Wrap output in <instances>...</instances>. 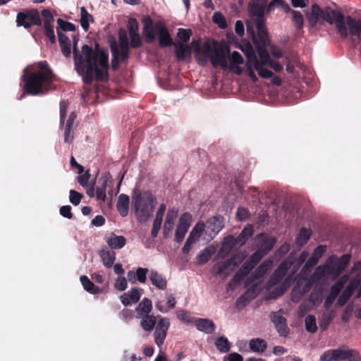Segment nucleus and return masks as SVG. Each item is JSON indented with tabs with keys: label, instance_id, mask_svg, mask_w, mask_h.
<instances>
[{
	"label": "nucleus",
	"instance_id": "obj_1",
	"mask_svg": "<svg viewBox=\"0 0 361 361\" xmlns=\"http://www.w3.org/2000/svg\"><path fill=\"white\" fill-rule=\"evenodd\" d=\"M78 39L74 38L73 52L75 62V68L77 73L82 76V81L87 85H90L94 80V74L97 80H106L109 74V54L103 49H99L96 44V50L94 52L92 47L85 44L82 47V52L78 49Z\"/></svg>",
	"mask_w": 361,
	"mask_h": 361
},
{
	"label": "nucleus",
	"instance_id": "obj_2",
	"mask_svg": "<svg viewBox=\"0 0 361 361\" xmlns=\"http://www.w3.org/2000/svg\"><path fill=\"white\" fill-rule=\"evenodd\" d=\"M156 204L157 198L151 191L133 190L132 206L139 222H145L152 216Z\"/></svg>",
	"mask_w": 361,
	"mask_h": 361
},
{
	"label": "nucleus",
	"instance_id": "obj_3",
	"mask_svg": "<svg viewBox=\"0 0 361 361\" xmlns=\"http://www.w3.org/2000/svg\"><path fill=\"white\" fill-rule=\"evenodd\" d=\"M50 72L43 73L42 71H35L25 75L23 78L24 91L30 95L47 94L54 81L50 79Z\"/></svg>",
	"mask_w": 361,
	"mask_h": 361
},
{
	"label": "nucleus",
	"instance_id": "obj_4",
	"mask_svg": "<svg viewBox=\"0 0 361 361\" xmlns=\"http://www.w3.org/2000/svg\"><path fill=\"white\" fill-rule=\"evenodd\" d=\"M212 46L209 42H204L200 53L209 58L214 67L220 66L223 69L228 68L227 54L230 52L229 47L226 44H220L217 41L212 42Z\"/></svg>",
	"mask_w": 361,
	"mask_h": 361
},
{
	"label": "nucleus",
	"instance_id": "obj_5",
	"mask_svg": "<svg viewBox=\"0 0 361 361\" xmlns=\"http://www.w3.org/2000/svg\"><path fill=\"white\" fill-rule=\"evenodd\" d=\"M361 361L358 351L354 349H331L325 351L320 356V361Z\"/></svg>",
	"mask_w": 361,
	"mask_h": 361
},
{
	"label": "nucleus",
	"instance_id": "obj_6",
	"mask_svg": "<svg viewBox=\"0 0 361 361\" xmlns=\"http://www.w3.org/2000/svg\"><path fill=\"white\" fill-rule=\"evenodd\" d=\"M321 18L331 25L335 23L336 27L342 38L348 37V32L345 25V17L341 12L326 8L325 10L322 9Z\"/></svg>",
	"mask_w": 361,
	"mask_h": 361
},
{
	"label": "nucleus",
	"instance_id": "obj_7",
	"mask_svg": "<svg viewBox=\"0 0 361 361\" xmlns=\"http://www.w3.org/2000/svg\"><path fill=\"white\" fill-rule=\"evenodd\" d=\"M351 259L350 254H344L340 257L331 256L326 262V269L334 279L337 278L346 268Z\"/></svg>",
	"mask_w": 361,
	"mask_h": 361
},
{
	"label": "nucleus",
	"instance_id": "obj_8",
	"mask_svg": "<svg viewBox=\"0 0 361 361\" xmlns=\"http://www.w3.org/2000/svg\"><path fill=\"white\" fill-rule=\"evenodd\" d=\"M16 23L18 27L29 29L32 25L41 26L42 20L37 9L31 8L18 13Z\"/></svg>",
	"mask_w": 361,
	"mask_h": 361
},
{
	"label": "nucleus",
	"instance_id": "obj_9",
	"mask_svg": "<svg viewBox=\"0 0 361 361\" xmlns=\"http://www.w3.org/2000/svg\"><path fill=\"white\" fill-rule=\"evenodd\" d=\"M267 2V0H251L248 4V14L255 23L265 21L264 13Z\"/></svg>",
	"mask_w": 361,
	"mask_h": 361
},
{
	"label": "nucleus",
	"instance_id": "obj_10",
	"mask_svg": "<svg viewBox=\"0 0 361 361\" xmlns=\"http://www.w3.org/2000/svg\"><path fill=\"white\" fill-rule=\"evenodd\" d=\"M192 222V215L189 212L183 213L179 218L177 225L174 240L176 243H180L183 240L186 233L188 232Z\"/></svg>",
	"mask_w": 361,
	"mask_h": 361
},
{
	"label": "nucleus",
	"instance_id": "obj_11",
	"mask_svg": "<svg viewBox=\"0 0 361 361\" xmlns=\"http://www.w3.org/2000/svg\"><path fill=\"white\" fill-rule=\"evenodd\" d=\"M224 226V218L221 215L209 218L206 224V233L213 238Z\"/></svg>",
	"mask_w": 361,
	"mask_h": 361
},
{
	"label": "nucleus",
	"instance_id": "obj_12",
	"mask_svg": "<svg viewBox=\"0 0 361 361\" xmlns=\"http://www.w3.org/2000/svg\"><path fill=\"white\" fill-rule=\"evenodd\" d=\"M273 262L271 259H266L261 263L258 267L252 273L250 277L247 279L245 286H249L252 283L262 278L267 272L271 269Z\"/></svg>",
	"mask_w": 361,
	"mask_h": 361
},
{
	"label": "nucleus",
	"instance_id": "obj_13",
	"mask_svg": "<svg viewBox=\"0 0 361 361\" xmlns=\"http://www.w3.org/2000/svg\"><path fill=\"white\" fill-rule=\"evenodd\" d=\"M142 23L143 24L142 35L145 41L147 44H151L156 38L155 25H154L153 20L149 16H145L142 19Z\"/></svg>",
	"mask_w": 361,
	"mask_h": 361
},
{
	"label": "nucleus",
	"instance_id": "obj_14",
	"mask_svg": "<svg viewBox=\"0 0 361 361\" xmlns=\"http://www.w3.org/2000/svg\"><path fill=\"white\" fill-rule=\"evenodd\" d=\"M255 241L258 247L257 250L267 255L274 247L276 239L273 236L260 233L256 237Z\"/></svg>",
	"mask_w": 361,
	"mask_h": 361
},
{
	"label": "nucleus",
	"instance_id": "obj_15",
	"mask_svg": "<svg viewBox=\"0 0 361 361\" xmlns=\"http://www.w3.org/2000/svg\"><path fill=\"white\" fill-rule=\"evenodd\" d=\"M290 267V264L286 261L281 262L277 269L271 275L268 281V285L271 287L279 283L286 276Z\"/></svg>",
	"mask_w": 361,
	"mask_h": 361
},
{
	"label": "nucleus",
	"instance_id": "obj_16",
	"mask_svg": "<svg viewBox=\"0 0 361 361\" xmlns=\"http://www.w3.org/2000/svg\"><path fill=\"white\" fill-rule=\"evenodd\" d=\"M155 28L159 35V43L161 47H167L174 44L169 30L163 23H157Z\"/></svg>",
	"mask_w": 361,
	"mask_h": 361
},
{
	"label": "nucleus",
	"instance_id": "obj_17",
	"mask_svg": "<svg viewBox=\"0 0 361 361\" xmlns=\"http://www.w3.org/2000/svg\"><path fill=\"white\" fill-rule=\"evenodd\" d=\"M254 268V265L247 259L234 274L233 279L229 282L228 286H231L232 283H238L241 282Z\"/></svg>",
	"mask_w": 361,
	"mask_h": 361
},
{
	"label": "nucleus",
	"instance_id": "obj_18",
	"mask_svg": "<svg viewBox=\"0 0 361 361\" xmlns=\"http://www.w3.org/2000/svg\"><path fill=\"white\" fill-rule=\"evenodd\" d=\"M271 321L280 336H286L288 335L289 329L286 324V319L282 315L276 312L273 313Z\"/></svg>",
	"mask_w": 361,
	"mask_h": 361
},
{
	"label": "nucleus",
	"instance_id": "obj_19",
	"mask_svg": "<svg viewBox=\"0 0 361 361\" xmlns=\"http://www.w3.org/2000/svg\"><path fill=\"white\" fill-rule=\"evenodd\" d=\"M100 181H102L101 185L96 188V197L98 200L105 202L106 198V189L109 183L111 182V176L109 173H106L101 177Z\"/></svg>",
	"mask_w": 361,
	"mask_h": 361
},
{
	"label": "nucleus",
	"instance_id": "obj_20",
	"mask_svg": "<svg viewBox=\"0 0 361 361\" xmlns=\"http://www.w3.org/2000/svg\"><path fill=\"white\" fill-rule=\"evenodd\" d=\"M345 20L350 35L360 39L361 36V20H357L351 16H348Z\"/></svg>",
	"mask_w": 361,
	"mask_h": 361
},
{
	"label": "nucleus",
	"instance_id": "obj_21",
	"mask_svg": "<svg viewBox=\"0 0 361 361\" xmlns=\"http://www.w3.org/2000/svg\"><path fill=\"white\" fill-rule=\"evenodd\" d=\"M257 31V46H266L269 42V35L267 27L265 26V21L255 23Z\"/></svg>",
	"mask_w": 361,
	"mask_h": 361
},
{
	"label": "nucleus",
	"instance_id": "obj_22",
	"mask_svg": "<svg viewBox=\"0 0 361 361\" xmlns=\"http://www.w3.org/2000/svg\"><path fill=\"white\" fill-rule=\"evenodd\" d=\"M195 324L198 331L207 334H212L216 329L214 323L209 319H196Z\"/></svg>",
	"mask_w": 361,
	"mask_h": 361
},
{
	"label": "nucleus",
	"instance_id": "obj_23",
	"mask_svg": "<svg viewBox=\"0 0 361 361\" xmlns=\"http://www.w3.org/2000/svg\"><path fill=\"white\" fill-rule=\"evenodd\" d=\"M312 234V232L310 228L302 227L300 229L295 242V247L298 250H300L307 243Z\"/></svg>",
	"mask_w": 361,
	"mask_h": 361
},
{
	"label": "nucleus",
	"instance_id": "obj_24",
	"mask_svg": "<svg viewBox=\"0 0 361 361\" xmlns=\"http://www.w3.org/2000/svg\"><path fill=\"white\" fill-rule=\"evenodd\" d=\"M140 295L137 288H134L130 291L124 293L121 295L120 299L122 304L125 306L130 305V303H136L139 301Z\"/></svg>",
	"mask_w": 361,
	"mask_h": 361
},
{
	"label": "nucleus",
	"instance_id": "obj_25",
	"mask_svg": "<svg viewBox=\"0 0 361 361\" xmlns=\"http://www.w3.org/2000/svg\"><path fill=\"white\" fill-rule=\"evenodd\" d=\"M57 34L62 54L66 57H69L71 54V44L70 39L66 35L63 33L59 29L57 30Z\"/></svg>",
	"mask_w": 361,
	"mask_h": 361
},
{
	"label": "nucleus",
	"instance_id": "obj_26",
	"mask_svg": "<svg viewBox=\"0 0 361 361\" xmlns=\"http://www.w3.org/2000/svg\"><path fill=\"white\" fill-rule=\"evenodd\" d=\"M175 55L178 61H185L191 56V47L189 44L177 43L175 45Z\"/></svg>",
	"mask_w": 361,
	"mask_h": 361
},
{
	"label": "nucleus",
	"instance_id": "obj_27",
	"mask_svg": "<svg viewBox=\"0 0 361 361\" xmlns=\"http://www.w3.org/2000/svg\"><path fill=\"white\" fill-rule=\"evenodd\" d=\"M152 284L160 290H165L167 286V280L157 271L152 270L149 275Z\"/></svg>",
	"mask_w": 361,
	"mask_h": 361
},
{
	"label": "nucleus",
	"instance_id": "obj_28",
	"mask_svg": "<svg viewBox=\"0 0 361 361\" xmlns=\"http://www.w3.org/2000/svg\"><path fill=\"white\" fill-rule=\"evenodd\" d=\"M130 199L128 195L126 194H121L119 195L118 202L116 204V209L119 214L125 217L128 214Z\"/></svg>",
	"mask_w": 361,
	"mask_h": 361
},
{
	"label": "nucleus",
	"instance_id": "obj_29",
	"mask_svg": "<svg viewBox=\"0 0 361 361\" xmlns=\"http://www.w3.org/2000/svg\"><path fill=\"white\" fill-rule=\"evenodd\" d=\"M254 228L251 224L247 225L241 231L240 235L234 238V244L243 245L248 239L253 235Z\"/></svg>",
	"mask_w": 361,
	"mask_h": 361
},
{
	"label": "nucleus",
	"instance_id": "obj_30",
	"mask_svg": "<svg viewBox=\"0 0 361 361\" xmlns=\"http://www.w3.org/2000/svg\"><path fill=\"white\" fill-rule=\"evenodd\" d=\"M152 309V304L149 299L145 298L136 307L137 318L148 315Z\"/></svg>",
	"mask_w": 361,
	"mask_h": 361
},
{
	"label": "nucleus",
	"instance_id": "obj_31",
	"mask_svg": "<svg viewBox=\"0 0 361 361\" xmlns=\"http://www.w3.org/2000/svg\"><path fill=\"white\" fill-rule=\"evenodd\" d=\"M106 243L111 249H121L126 245V240L123 235H116L111 233L107 238Z\"/></svg>",
	"mask_w": 361,
	"mask_h": 361
},
{
	"label": "nucleus",
	"instance_id": "obj_32",
	"mask_svg": "<svg viewBox=\"0 0 361 361\" xmlns=\"http://www.w3.org/2000/svg\"><path fill=\"white\" fill-rule=\"evenodd\" d=\"M83 288L88 293L96 295L102 292V289L94 284L87 276H81L80 278Z\"/></svg>",
	"mask_w": 361,
	"mask_h": 361
},
{
	"label": "nucleus",
	"instance_id": "obj_33",
	"mask_svg": "<svg viewBox=\"0 0 361 361\" xmlns=\"http://www.w3.org/2000/svg\"><path fill=\"white\" fill-rule=\"evenodd\" d=\"M322 8L317 4H314L311 8V13L307 16V20L311 27H314L319 19L321 18Z\"/></svg>",
	"mask_w": 361,
	"mask_h": 361
},
{
	"label": "nucleus",
	"instance_id": "obj_34",
	"mask_svg": "<svg viewBox=\"0 0 361 361\" xmlns=\"http://www.w3.org/2000/svg\"><path fill=\"white\" fill-rule=\"evenodd\" d=\"M251 351L255 353H264L267 347V342L262 338H252L249 342Z\"/></svg>",
	"mask_w": 361,
	"mask_h": 361
},
{
	"label": "nucleus",
	"instance_id": "obj_35",
	"mask_svg": "<svg viewBox=\"0 0 361 361\" xmlns=\"http://www.w3.org/2000/svg\"><path fill=\"white\" fill-rule=\"evenodd\" d=\"M100 257L104 267L106 268H111L116 259V253L114 251H110L107 249H102L100 252Z\"/></svg>",
	"mask_w": 361,
	"mask_h": 361
},
{
	"label": "nucleus",
	"instance_id": "obj_36",
	"mask_svg": "<svg viewBox=\"0 0 361 361\" xmlns=\"http://www.w3.org/2000/svg\"><path fill=\"white\" fill-rule=\"evenodd\" d=\"M140 326L147 331H151L157 323L156 317L153 315H146L141 318Z\"/></svg>",
	"mask_w": 361,
	"mask_h": 361
},
{
	"label": "nucleus",
	"instance_id": "obj_37",
	"mask_svg": "<svg viewBox=\"0 0 361 361\" xmlns=\"http://www.w3.org/2000/svg\"><path fill=\"white\" fill-rule=\"evenodd\" d=\"M265 47L266 46L264 45L257 46V51L259 58V60L258 59V63L259 65H269L272 61Z\"/></svg>",
	"mask_w": 361,
	"mask_h": 361
},
{
	"label": "nucleus",
	"instance_id": "obj_38",
	"mask_svg": "<svg viewBox=\"0 0 361 361\" xmlns=\"http://www.w3.org/2000/svg\"><path fill=\"white\" fill-rule=\"evenodd\" d=\"M242 51L244 52V54L247 59L246 63H254L258 60L255 52L250 43H247L245 47L242 48Z\"/></svg>",
	"mask_w": 361,
	"mask_h": 361
},
{
	"label": "nucleus",
	"instance_id": "obj_39",
	"mask_svg": "<svg viewBox=\"0 0 361 361\" xmlns=\"http://www.w3.org/2000/svg\"><path fill=\"white\" fill-rule=\"evenodd\" d=\"M253 66L259 76L262 78L268 79L271 78L274 75L273 73L270 70L264 68L265 66H268V65H259L258 63V60L253 63Z\"/></svg>",
	"mask_w": 361,
	"mask_h": 361
},
{
	"label": "nucleus",
	"instance_id": "obj_40",
	"mask_svg": "<svg viewBox=\"0 0 361 361\" xmlns=\"http://www.w3.org/2000/svg\"><path fill=\"white\" fill-rule=\"evenodd\" d=\"M215 345L217 349L221 353H227L231 348L230 342L224 336L219 337L215 342Z\"/></svg>",
	"mask_w": 361,
	"mask_h": 361
},
{
	"label": "nucleus",
	"instance_id": "obj_41",
	"mask_svg": "<svg viewBox=\"0 0 361 361\" xmlns=\"http://www.w3.org/2000/svg\"><path fill=\"white\" fill-rule=\"evenodd\" d=\"M232 259H228L225 262H219L213 266V272L216 275L222 274L228 267L231 265Z\"/></svg>",
	"mask_w": 361,
	"mask_h": 361
},
{
	"label": "nucleus",
	"instance_id": "obj_42",
	"mask_svg": "<svg viewBox=\"0 0 361 361\" xmlns=\"http://www.w3.org/2000/svg\"><path fill=\"white\" fill-rule=\"evenodd\" d=\"M111 50L112 54V59H111V68L113 71H116L119 67V49L117 47L116 44H112L111 46Z\"/></svg>",
	"mask_w": 361,
	"mask_h": 361
},
{
	"label": "nucleus",
	"instance_id": "obj_43",
	"mask_svg": "<svg viewBox=\"0 0 361 361\" xmlns=\"http://www.w3.org/2000/svg\"><path fill=\"white\" fill-rule=\"evenodd\" d=\"M80 25L85 30L87 31L90 27L89 24V19H93L92 16L87 12L86 8L82 6L80 8Z\"/></svg>",
	"mask_w": 361,
	"mask_h": 361
},
{
	"label": "nucleus",
	"instance_id": "obj_44",
	"mask_svg": "<svg viewBox=\"0 0 361 361\" xmlns=\"http://www.w3.org/2000/svg\"><path fill=\"white\" fill-rule=\"evenodd\" d=\"M305 324L306 330L312 334L317 332V326L316 324V319L314 315L309 314L305 319Z\"/></svg>",
	"mask_w": 361,
	"mask_h": 361
},
{
	"label": "nucleus",
	"instance_id": "obj_45",
	"mask_svg": "<svg viewBox=\"0 0 361 361\" xmlns=\"http://www.w3.org/2000/svg\"><path fill=\"white\" fill-rule=\"evenodd\" d=\"M192 31L190 29L179 28L178 30L177 37L180 39L178 43H183L184 44H188V42L190 40Z\"/></svg>",
	"mask_w": 361,
	"mask_h": 361
},
{
	"label": "nucleus",
	"instance_id": "obj_46",
	"mask_svg": "<svg viewBox=\"0 0 361 361\" xmlns=\"http://www.w3.org/2000/svg\"><path fill=\"white\" fill-rule=\"evenodd\" d=\"M292 20L295 27L300 30L303 27L304 18L302 14L298 11H291Z\"/></svg>",
	"mask_w": 361,
	"mask_h": 361
},
{
	"label": "nucleus",
	"instance_id": "obj_47",
	"mask_svg": "<svg viewBox=\"0 0 361 361\" xmlns=\"http://www.w3.org/2000/svg\"><path fill=\"white\" fill-rule=\"evenodd\" d=\"M44 27L54 26V18L49 9H43L41 13Z\"/></svg>",
	"mask_w": 361,
	"mask_h": 361
},
{
	"label": "nucleus",
	"instance_id": "obj_48",
	"mask_svg": "<svg viewBox=\"0 0 361 361\" xmlns=\"http://www.w3.org/2000/svg\"><path fill=\"white\" fill-rule=\"evenodd\" d=\"M57 23L59 27H57V30L59 29L60 31H75V25L70 22L64 21L61 18L57 19Z\"/></svg>",
	"mask_w": 361,
	"mask_h": 361
},
{
	"label": "nucleus",
	"instance_id": "obj_49",
	"mask_svg": "<svg viewBox=\"0 0 361 361\" xmlns=\"http://www.w3.org/2000/svg\"><path fill=\"white\" fill-rule=\"evenodd\" d=\"M204 229H205V224L203 221H200L192 228L190 234L191 235L194 236L195 238H199L202 235Z\"/></svg>",
	"mask_w": 361,
	"mask_h": 361
},
{
	"label": "nucleus",
	"instance_id": "obj_50",
	"mask_svg": "<svg viewBox=\"0 0 361 361\" xmlns=\"http://www.w3.org/2000/svg\"><path fill=\"white\" fill-rule=\"evenodd\" d=\"M230 66L233 65H242L244 63L242 55L237 51H234L230 56L229 58Z\"/></svg>",
	"mask_w": 361,
	"mask_h": 361
},
{
	"label": "nucleus",
	"instance_id": "obj_51",
	"mask_svg": "<svg viewBox=\"0 0 361 361\" xmlns=\"http://www.w3.org/2000/svg\"><path fill=\"white\" fill-rule=\"evenodd\" d=\"M129 36L140 35L138 32V23L135 18H130L128 24Z\"/></svg>",
	"mask_w": 361,
	"mask_h": 361
},
{
	"label": "nucleus",
	"instance_id": "obj_52",
	"mask_svg": "<svg viewBox=\"0 0 361 361\" xmlns=\"http://www.w3.org/2000/svg\"><path fill=\"white\" fill-rule=\"evenodd\" d=\"M68 106V102L63 100L60 102V127L64 125L65 118L66 116L67 109Z\"/></svg>",
	"mask_w": 361,
	"mask_h": 361
},
{
	"label": "nucleus",
	"instance_id": "obj_53",
	"mask_svg": "<svg viewBox=\"0 0 361 361\" xmlns=\"http://www.w3.org/2000/svg\"><path fill=\"white\" fill-rule=\"evenodd\" d=\"M213 21L221 29H224L227 27V23L224 16L219 12L214 13L213 16Z\"/></svg>",
	"mask_w": 361,
	"mask_h": 361
},
{
	"label": "nucleus",
	"instance_id": "obj_54",
	"mask_svg": "<svg viewBox=\"0 0 361 361\" xmlns=\"http://www.w3.org/2000/svg\"><path fill=\"white\" fill-rule=\"evenodd\" d=\"M178 216V210L175 208H171L168 210L166 216V219L164 222H166L169 224H174V221Z\"/></svg>",
	"mask_w": 361,
	"mask_h": 361
},
{
	"label": "nucleus",
	"instance_id": "obj_55",
	"mask_svg": "<svg viewBox=\"0 0 361 361\" xmlns=\"http://www.w3.org/2000/svg\"><path fill=\"white\" fill-rule=\"evenodd\" d=\"M128 283L127 280L123 276H118L114 283V287L119 291H123L127 288Z\"/></svg>",
	"mask_w": 361,
	"mask_h": 361
},
{
	"label": "nucleus",
	"instance_id": "obj_56",
	"mask_svg": "<svg viewBox=\"0 0 361 361\" xmlns=\"http://www.w3.org/2000/svg\"><path fill=\"white\" fill-rule=\"evenodd\" d=\"M82 197H83V195L81 193H80L74 190H71L70 191L69 199H70V202L73 205L79 204Z\"/></svg>",
	"mask_w": 361,
	"mask_h": 361
},
{
	"label": "nucleus",
	"instance_id": "obj_57",
	"mask_svg": "<svg viewBox=\"0 0 361 361\" xmlns=\"http://www.w3.org/2000/svg\"><path fill=\"white\" fill-rule=\"evenodd\" d=\"M118 38H119V42H120V49L121 48H129V40H128L127 34L124 30H120Z\"/></svg>",
	"mask_w": 361,
	"mask_h": 361
},
{
	"label": "nucleus",
	"instance_id": "obj_58",
	"mask_svg": "<svg viewBox=\"0 0 361 361\" xmlns=\"http://www.w3.org/2000/svg\"><path fill=\"white\" fill-rule=\"evenodd\" d=\"M154 336L156 344L159 347L162 345L166 338V333L155 329Z\"/></svg>",
	"mask_w": 361,
	"mask_h": 361
},
{
	"label": "nucleus",
	"instance_id": "obj_59",
	"mask_svg": "<svg viewBox=\"0 0 361 361\" xmlns=\"http://www.w3.org/2000/svg\"><path fill=\"white\" fill-rule=\"evenodd\" d=\"M169 324H169V321L168 319L161 318L159 320L155 329L160 331H164V332L167 333L168 329L169 327Z\"/></svg>",
	"mask_w": 361,
	"mask_h": 361
},
{
	"label": "nucleus",
	"instance_id": "obj_60",
	"mask_svg": "<svg viewBox=\"0 0 361 361\" xmlns=\"http://www.w3.org/2000/svg\"><path fill=\"white\" fill-rule=\"evenodd\" d=\"M212 253L208 250H204L197 255V259L200 264H204L207 262L211 258Z\"/></svg>",
	"mask_w": 361,
	"mask_h": 361
},
{
	"label": "nucleus",
	"instance_id": "obj_61",
	"mask_svg": "<svg viewBox=\"0 0 361 361\" xmlns=\"http://www.w3.org/2000/svg\"><path fill=\"white\" fill-rule=\"evenodd\" d=\"M90 178V169H87L83 174H80L78 177V181L80 185L85 187L88 185Z\"/></svg>",
	"mask_w": 361,
	"mask_h": 361
},
{
	"label": "nucleus",
	"instance_id": "obj_62",
	"mask_svg": "<svg viewBox=\"0 0 361 361\" xmlns=\"http://www.w3.org/2000/svg\"><path fill=\"white\" fill-rule=\"evenodd\" d=\"M264 255V253L257 250L247 259L255 267Z\"/></svg>",
	"mask_w": 361,
	"mask_h": 361
},
{
	"label": "nucleus",
	"instance_id": "obj_63",
	"mask_svg": "<svg viewBox=\"0 0 361 361\" xmlns=\"http://www.w3.org/2000/svg\"><path fill=\"white\" fill-rule=\"evenodd\" d=\"M309 300L313 305L320 303L322 301V293L320 291L313 290L309 296Z\"/></svg>",
	"mask_w": 361,
	"mask_h": 361
},
{
	"label": "nucleus",
	"instance_id": "obj_64",
	"mask_svg": "<svg viewBox=\"0 0 361 361\" xmlns=\"http://www.w3.org/2000/svg\"><path fill=\"white\" fill-rule=\"evenodd\" d=\"M237 218L240 221H245L248 219L250 213L246 208L238 207L236 213Z\"/></svg>",
	"mask_w": 361,
	"mask_h": 361
}]
</instances>
